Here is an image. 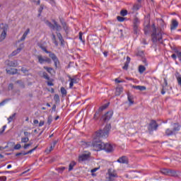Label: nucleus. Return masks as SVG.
<instances>
[{
  "instance_id": "c756f323",
  "label": "nucleus",
  "mask_w": 181,
  "mask_h": 181,
  "mask_svg": "<svg viewBox=\"0 0 181 181\" xmlns=\"http://www.w3.org/2000/svg\"><path fill=\"white\" fill-rule=\"evenodd\" d=\"M74 166H76V162H71L69 165V171L71 172V170H73V168H74Z\"/></svg>"
},
{
  "instance_id": "864d4df0",
  "label": "nucleus",
  "mask_w": 181,
  "mask_h": 181,
  "mask_svg": "<svg viewBox=\"0 0 181 181\" xmlns=\"http://www.w3.org/2000/svg\"><path fill=\"white\" fill-rule=\"evenodd\" d=\"M26 37H27V35L23 34V36L21 37V38L18 40V42H23L25 40V39H26Z\"/></svg>"
},
{
  "instance_id": "58836bf2",
  "label": "nucleus",
  "mask_w": 181,
  "mask_h": 181,
  "mask_svg": "<svg viewBox=\"0 0 181 181\" xmlns=\"http://www.w3.org/2000/svg\"><path fill=\"white\" fill-rule=\"evenodd\" d=\"M42 77L45 78V80H50L49 75L46 72H42Z\"/></svg>"
},
{
  "instance_id": "c9c22d12",
  "label": "nucleus",
  "mask_w": 181,
  "mask_h": 181,
  "mask_svg": "<svg viewBox=\"0 0 181 181\" xmlns=\"http://www.w3.org/2000/svg\"><path fill=\"white\" fill-rule=\"evenodd\" d=\"M54 148V146H51L49 148H47L45 150L46 153H50Z\"/></svg>"
},
{
  "instance_id": "a878e982",
  "label": "nucleus",
  "mask_w": 181,
  "mask_h": 181,
  "mask_svg": "<svg viewBox=\"0 0 181 181\" xmlns=\"http://www.w3.org/2000/svg\"><path fill=\"white\" fill-rule=\"evenodd\" d=\"M165 135L167 136H170V135H175V133H174L173 130H170V129H167L165 130Z\"/></svg>"
},
{
  "instance_id": "a19ab883",
  "label": "nucleus",
  "mask_w": 181,
  "mask_h": 181,
  "mask_svg": "<svg viewBox=\"0 0 181 181\" xmlns=\"http://www.w3.org/2000/svg\"><path fill=\"white\" fill-rule=\"evenodd\" d=\"M61 93L62 95H67V90H66V88H64V87L61 88Z\"/></svg>"
},
{
  "instance_id": "49530a36",
  "label": "nucleus",
  "mask_w": 181,
  "mask_h": 181,
  "mask_svg": "<svg viewBox=\"0 0 181 181\" xmlns=\"http://www.w3.org/2000/svg\"><path fill=\"white\" fill-rule=\"evenodd\" d=\"M21 148H22V146L21 145V144H17L14 146V149H16V150H19V149H21Z\"/></svg>"
},
{
  "instance_id": "de8ad7c7",
  "label": "nucleus",
  "mask_w": 181,
  "mask_h": 181,
  "mask_svg": "<svg viewBox=\"0 0 181 181\" xmlns=\"http://www.w3.org/2000/svg\"><path fill=\"white\" fill-rule=\"evenodd\" d=\"M129 66V62H125L123 66L124 70H128V66Z\"/></svg>"
},
{
  "instance_id": "6e6d98bb",
  "label": "nucleus",
  "mask_w": 181,
  "mask_h": 181,
  "mask_svg": "<svg viewBox=\"0 0 181 181\" xmlns=\"http://www.w3.org/2000/svg\"><path fill=\"white\" fill-rule=\"evenodd\" d=\"M79 40H81V42H83L84 43V40H83V33L81 32L79 33Z\"/></svg>"
},
{
  "instance_id": "b1692460",
  "label": "nucleus",
  "mask_w": 181,
  "mask_h": 181,
  "mask_svg": "<svg viewBox=\"0 0 181 181\" xmlns=\"http://www.w3.org/2000/svg\"><path fill=\"white\" fill-rule=\"evenodd\" d=\"M122 91H124V88L122 87H117L116 88L115 95H121V93H122Z\"/></svg>"
},
{
  "instance_id": "dca6fc26",
  "label": "nucleus",
  "mask_w": 181,
  "mask_h": 181,
  "mask_svg": "<svg viewBox=\"0 0 181 181\" xmlns=\"http://www.w3.org/2000/svg\"><path fill=\"white\" fill-rule=\"evenodd\" d=\"M132 88H134L135 90H139V91H145L146 90V87L142 86H132Z\"/></svg>"
},
{
  "instance_id": "37998d69",
  "label": "nucleus",
  "mask_w": 181,
  "mask_h": 181,
  "mask_svg": "<svg viewBox=\"0 0 181 181\" xmlns=\"http://www.w3.org/2000/svg\"><path fill=\"white\" fill-rule=\"evenodd\" d=\"M54 100L57 103V101H60V97L59 96V95H57V94L54 95Z\"/></svg>"
},
{
  "instance_id": "c85d7f7f",
  "label": "nucleus",
  "mask_w": 181,
  "mask_h": 181,
  "mask_svg": "<svg viewBox=\"0 0 181 181\" xmlns=\"http://www.w3.org/2000/svg\"><path fill=\"white\" fill-rule=\"evenodd\" d=\"M139 8H141V4H136L133 6V11L135 12L136 11H138L139 9Z\"/></svg>"
},
{
  "instance_id": "0e129e2a",
  "label": "nucleus",
  "mask_w": 181,
  "mask_h": 181,
  "mask_svg": "<svg viewBox=\"0 0 181 181\" xmlns=\"http://www.w3.org/2000/svg\"><path fill=\"white\" fill-rule=\"evenodd\" d=\"M45 125V121H40L39 123V127H43Z\"/></svg>"
},
{
  "instance_id": "4be33fe9",
  "label": "nucleus",
  "mask_w": 181,
  "mask_h": 181,
  "mask_svg": "<svg viewBox=\"0 0 181 181\" xmlns=\"http://www.w3.org/2000/svg\"><path fill=\"white\" fill-rule=\"evenodd\" d=\"M141 23V21H139V18H134V21H133V26H139Z\"/></svg>"
},
{
  "instance_id": "09e8293b",
  "label": "nucleus",
  "mask_w": 181,
  "mask_h": 181,
  "mask_svg": "<svg viewBox=\"0 0 181 181\" xmlns=\"http://www.w3.org/2000/svg\"><path fill=\"white\" fill-rule=\"evenodd\" d=\"M62 25L65 32H67V24L66 23H62Z\"/></svg>"
},
{
  "instance_id": "5701e85b",
  "label": "nucleus",
  "mask_w": 181,
  "mask_h": 181,
  "mask_svg": "<svg viewBox=\"0 0 181 181\" xmlns=\"http://www.w3.org/2000/svg\"><path fill=\"white\" fill-rule=\"evenodd\" d=\"M57 36L59 42H61V45H64V40H63V36L62 35V34L60 33H57Z\"/></svg>"
},
{
  "instance_id": "412c9836",
  "label": "nucleus",
  "mask_w": 181,
  "mask_h": 181,
  "mask_svg": "<svg viewBox=\"0 0 181 181\" xmlns=\"http://www.w3.org/2000/svg\"><path fill=\"white\" fill-rule=\"evenodd\" d=\"M16 83V84H18V86L21 88H25V82L23 81L18 80Z\"/></svg>"
},
{
  "instance_id": "1a4fd4ad",
  "label": "nucleus",
  "mask_w": 181,
  "mask_h": 181,
  "mask_svg": "<svg viewBox=\"0 0 181 181\" xmlns=\"http://www.w3.org/2000/svg\"><path fill=\"white\" fill-rule=\"evenodd\" d=\"M116 162H118V163L128 165L129 160L128 159V157L123 156L119 157Z\"/></svg>"
},
{
  "instance_id": "e433bc0d",
  "label": "nucleus",
  "mask_w": 181,
  "mask_h": 181,
  "mask_svg": "<svg viewBox=\"0 0 181 181\" xmlns=\"http://www.w3.org/2000/svg\"><path fill=\"white\" fill-rule=\"evenodd\" d=\"M36 149H37V146H35L34 148L28 151L26 153H24L23 155H29V153H32L33 152H35V151H36Z\"/></svg>"
},
{
  "instance_id": "9b49d317",
  "label": "nucleus",
  "mask_w": 181,
  "mask_h": 181,
  "mask_svg": "<svg viewBox=\"0 0 181 181\" xmlns=\"http://www.w3.org/2000/svg\"><path fill=\"white\" fill-rule=\"evenodd\" d=\"M113 114H114V112H112V110L107 112L105 115L103 116V121L105 122L110 121V119L112 118Z\"/></svg>"
},
{
  "instance_id": "13d9d810",
  "label": "nucleus",
  "mask_w": 181,
  "mask_h": 181,
  "mask_svg": "<svg viewBox=\"0 0 181 181\" xmlns=\"http://www.w3.org/2000/svg\"><path fill=\"white\" fill-rule=\"evenodd\" d=\"M24 136L26 138H29V136H30V132H24Z\"/></svg>"
},
{
  "instance_id": "72a5a7b5",
  "label": "nucleus",
  "mask_w": 181,
  "mask_h": 181,
  "mask_svg": "<svg viewBox=\"0 0 181 181\" xmlns=\"http://www.w3.org/2000/svg\"><path fill=\"white\" fill-rule=\"evenodd\" d=\"M27 142H29V137L21 138V144H27Z\"/></svg>"
},
{
  "instance_id": "052dcab7",
  "label": "nucleus",
  "mask_w": 181,
  "mask_h": 181,
  "mask_svg": "<svg viewBox=\"0 0 181 181\" xmlns=\"http://www.w3.org/2000/svg\"><path fill=\"white\" fill-rule=\"evenodd\" d=\"M21 71L24 74H26V73H28V69H25V68H22L21 69Z\"/></svg>"
},
{
  "instance_id": "39448f33",
  "label": "nucleus",
  "mask_w": 181,
  "mask_h": 181,
  "mask_svg": "<svg viewBox=\"0 0 181 181\" xmlns=\"http://www.w3.org/2000/svg\"><path fill=\"white\" fill-rule=\"evenodd\" d=\"M107 181H114L116 177H118V175L117 174V171L115 170H112L110 168L107 172Z\"/></svg>"
},
{
  "instance_id": "aec40b11",
  "label": "nucleus",
  "mask_w": 181,
  "mask_h": 181,
  "mask_svg": "<svg viewBox=\"0 0 181 181\" xmlns=\"http://www.w3.org/2000/svg\"><path fill=\"white\" fill-rule=\"evenodd\" d=\"M180 130V126L177 124H174V127L173 129V132H174V135L177 133Z\"/></svg>"
},
{
  "instance_id": "bf43d9fd",
  "label": "nucleus",
  "mask_w": 181,
  "mask_h": 181,
  "mask_svg": "<svg viewBox=\"0 0 181 181\" xmlns=\"http://www.w3.org/2000/svg\"><path fill=\"white\" fill-rule=\"evenodd\" d=\"M29 33H30V29L28 28L26 31L23 33V35H25V36H28Z\"/></svg>"
},
{
  "instance_id": "603ef678",
  "label": "nucleus",
  "mask_w": 181,
  "mask_h": 181,
  "mask_svg": "<svg viewBox=\"0 0 181 181\" xmlns=\"http://www.w3.org/2000/svg\"><path fill=\"white\" fill-rule=\"evenodd\" d=\"M31 145H32V143L25 144H24L23 148L24 149H28V148H29V146H31Z\"/></svg>"
},
{
  "instance_id": "e2e57ef3",
  "label": "nucleus",
  "mask_w": 181,
  "mask_h": 181,
  "mask_svg": "<svg viewBox=\"0 0 181 181\" xmlns=\"http://www.w3.org/2000/svg\"><path fill=\"white\" fill-rule=\"evenodd\" d=\"M172 59H173L174 60H176V59H177V57L176 56V54H173L171 55Z\"/></svg>"
},
{
  "instance_id": "c03bdc74",
  "label": "nucleus",
  "mask_w": 181,
  "mask_h": 181,
  "mask_svg": "<svg viewBox=\"0 0 181 181\" xmlns=\"http://www.w3.org/2000/svg\"><path fill=\"white\" fill-rule=\"evenodd\" d=\"M44 69H45V70H47V71L49 72V73H52V71H53L52 68H49V67H47V66H44Z\"/></svg>"
},
{
  "instance_id": "4468645a",
  "label": "nucleus",
  "mask_w": 181,
  "mask_h": 181,
  "mask_svg": "<svg viewBox=\"0 0 181 181\" xmlns=\"http://www.w3.org/2000/svg\"><path fill=\"white\" fill-rule=\"evenodd\" d=\"M177 26H179V22H177V21L175 19L172 20L171 25H170V30H175V29L177 28Z\"/></svg>"
},
{
  "instance_id": "2f4dec72",
  "label": "nucleus",
  "mask_w": 181,
  "mask_h": 181,
  "mask_svg": "<svg viewBox=\"0 0 181 181\" xmlns=\"http://www.w3.org/2000/svg\"><path fill=\"white\" fill-rule=\"evenodd\" d=\"M8 101H11L10 98H7L4 100L3 101H1L0 103V107H4V105H5V104H6V103H8Z\"/></svg>"
},
{
  "instance_id": "423d86ee",
  "label": "nucleus",
  "mask_w": 181,
  "mask_h": 181,
  "mask_svg": "<svg viewBox=\"0 0 181 181\" xmlns=\"http://www.w3.org/2000/svg\"><path fill=\"white\" fill-rule=\"evenodd\" d=\"M161 173H163V175H166L167 176H173V177L177 176V174H176L175 171L169 170L168 168L162 169Z\"/></svg>"
},
{
  "instance_id": "cd10ccee",
  "label": "nucleus",
  "mask_w": 181,
  "mask_h": 181,
  "mask_svg": "<svg viewBox=\"0 0 181 181\" xmlns=\"http://www.w3.org/2000/svg\"><path fill=\"white\" fill-rule=\"evenodd\" d=\"M52 40L55 46H59V42L56 40V35L54 34L52 35Z\"/></svg>"
},
{
  "instance_id": "5fc2aeb1",
  "label": "nucleus",
  "mask_w": 181,
  "mask_h": 181,
  "mask_svg": "<svg viewBox=\"0 0 181 181\" xmlns=\"http://www.w3.org/2000/svg\"><path fill=\"white\" fill-rule=\"evenodd\" d=\"M117 21L119 22H124V21H125V18H124V17L117 16Z\"/></svg>"
},
{
  "instance_id": "7ed1b4c3",
  "label": "nucleus",
  "mask_w": 181,
  "mask_h": 181,
  "mask_svg": "<svg viewBox=\"0 0 181 181\" xmlns=\"http://www.w3.org/2000/svg\"><path fill=\"white\" fill-rule=\"evenodd\" d=\"M151 36L153 43H156V42L162 43V32L158 31L156 28H154Z\"/></svg>"
},
{
  "instance_id": "bb28decb",
  "label": "nucleus",
  "mask_w": 181,
  "mask_h": 181,
  "mask_svg": "<svg viewBox=\"0 0 181 181\" xmlns=\"http://www.w3.org/2000/svg\"><path fill=\"white\" fill-rule=\"evenodd\" d=\"M54 29H56L57 31L62 30V26L56 22V21H54Z\"/></svg>"
},
{
  "instance_id": "6ab92c4d",
  "label": "nucleus",
  "mask_w": 181,
  "mask_h": 181,
  "mask_svg": "<svg viewBox=\"0 0 181 181\" xmlns=\"http://www.w3.org/2000/svg\"><path fill=\"white\" fill-rule=\"evenodd\" d=\"M8 66L10 67H16L18 66V61L13 60V61H9L8 63Z\"/></svg>"
},
{
  "instance_id": "a18cd8bd",
  "label": "nucleus",
  "mask_w": 181,
  "mask_h": 181,
  "mask_svg": "<svg viewBox=\"0 0 181 181\" xmlns=\"http://www.w3.org/2000/svg\"><path fill=\"white\" fill-rule=\"evenodd\" d=\"M98 169H100V168H93V169H92L91 170H90V172H91V173H92V175H93V176H94L95 174V171L96 170H98Z\"/></svg>"
},
{
  "instance_id": "69168bd1",
  "label": "nucleus",
  "mask_w": 181,
  "mask_h": 181,
  "mask_svg": "<svg viewBox=\"0 0 181 181\" xmlns=\"http://www.w3.org/2000/svg\"><path fill=\"white\" fill-rule=\"evenodd\" d=\"M9 90H13V83H10L8 86Z\"/></svg>"
},
{
  "instance_id": "9d476101",
  "label": "nucleus",
  "mask_w": 181,
  "mask_h": 181,
  "mask_svg": "<svg viewBox=\"0 0 181 181\" xmlns=\"http://www.w3.org/2000/svg\"><path fill=\"white\" fill-rule=\"evenodd\" d=\"M90 158V153H83L78 157L79 162H84V160H87Z\"/></svg>"
},
{
  "instance_id": "3c124183",
  "label": "nucleus",
  "mask_w": 181,
  "mask_h": 181,
  "mask_svg": "<svg viewBox=\"0 0 181 181\" xmlns=\"http://www.w3.org/2000/svg\"><path fill=\"white\" fill-rule=\"evenodd\" d=\"M42 11H43V5H41L38 10V12H39L38 16H40V14L42 13Z\"/></svg>"
},
{
  "instance_id": "ddd939ff",
  "label": "nucleus",
  "mask_w": 181,
  "mask_h": 181,
  "mask_svg": "<svg viewBox=\"0 0 181 181\" xmlns=\"http://www.w3.org/2000/svg\"><path fill=\"white\" fill-rule=\"evenodd\" d=\"M149 131H156L158 129V124L156 121L152 120L149 124L148 127Z\"/></svg>"
},
{
  "instance_id": "680f3d73",
  "label": "nucleus",
  "mask_w": 181,
  "mask_h": 181,
  "mask_svg": "<svg viewBox=\"0 0 181 181\" xmlns=\"http://www.w3.org/2000/svg\"><path fill=\"white\" fill-rule=\"evenodd\" d=\"M23 153H26V152L18 153L16 154V156H21V155H23V156H25V155H23Z\"/></svg>"
},
{
  "instance_id": "6e6552de",
  "label": "nucleus",
  "mask_w": 181,
  "mask_h": 181,
  "mask_svg": "<svg viewBox=\"0 0 181 181\" xmlns=\"http://www.w3.org/2000/svg\"><path fill=\"white\" fill-rule=\"evenodd\" d=\"M103 151H105V152H107L108 153H110V152H112L114 151V147L112 146V145L106 143L103 144Z\"/></svg>"
},
{
  "instance_id": "2eb2a0df",
  "label": "nucleus",
  "mask_w": 181,
  "mask_h": 181,
  "mask_svg": "<svg viewBox=\"0 0 181 181\" xmlns=\"http://www.w3.org/2000/svg\"><path fill=\"white\" fill-rule=\"evenodd\" d=\"M127 100L129 101V107H131V105H134V95L129 92L127 93Z\"/></svg>"
},
{
  "instance_id": "473e14b6",
  "label": "nucleus",
  "mask_w": 181,
  "mask_h": 181,
  "mask_svg": "<svg viewBox=\"0 0 181 181\" xmlns=\"http://www.w3.org/2000/svg\"><path fill=\"white\" fill-rule=\"evenodd\" d=\"M145 70H146V68H145L144 66H143V65L139 66V73H140L141 74H142V73H144V71H145Z\"/></svg>"
},
{
  "instance_id": "a211bd4d",
  "label": "nucleus",
  "mask_w": 181,
  "mask_h": 181,
  "mask_svg": "<svg viewBox=\"0 0 181 181\" xmlns=\"http://www.w3.org/2000/svg\"><path fill=\"white\" fill-rule=\"evenodd\" d=\"M6 73L8 74H18V69H6Z\"/></svg>"
},
{
  "instance_id": "f03ea898",
  "label": "nucleus",
  "mask_w": 181,
  "mask_h": 181,
  "mask_svg": "<svg viewBox=\"0 0 181 181\" xmlns=\"http://www.w3.org/2000/svg\"><path fill=\"white\" fill-rule=\"evenodd\" d=\"M40 47H41L42 50H43V52H45L47 54H49V57H50V59H52V60H53V62L54 63V66L56 67V69H57L59 64H60V62L59 61V59L57 58L56 54L54 53H52V52L47 51L46 47H45L43 46H41Z\"/></svg>"
},
{
  "instance_id": "ea45409f",
  "label": "nucleus",
  "mask_w": 181,
  "mask_h": 181,
  "mask_svg": "<svg viewBox=\"0 0 181 181\" xmlns=\"http://www.w3.org/2000/svg\"><path fill=\"white\" fill-rule=\"evenodd\" d=\"M120 15L122 16H127V15H128V11L127 10H122L120 11Z\"/></svg>"
},
{
  "instance_id": "7c9ffc66",
  "label": "nucleus",
  "mask_w": 181,
  "mask_h": 181,
  "mask_svg": "<svg viewBox=\"0 0 181 181\" xmlns=\"http://www.w3.org/2000/svg\"><path fill=\"white\" fill-rule=\"evenodd\" d=\"M133 29L136 35L139 33V25H133Z\"/></svg>"
},
{
  "instance_id": "774afa93",
  "label": "nucleus",
  "mask_w": 181,
  "mask_h": 181,
  "mask_svg": "<svg viewBox=\"0 0 181 181\" xmlns=\"http://www.w3.org/2000/svg\"><path fill=\"white\" fill-rule=\"evenodd\" d=\"M0 179H1L2 181H5V180H6V177L3 176V177H0Z\"/></svg>"
},
{
  "instance_id": "f3484780",
  "label": "nucleus",
  "mask_w": 181,
  "mask_h": 181,
  "mask_svg": "<svg viewBox=\"0 0 181 181\" xmlns=\"http://www.w3.org/2000/svg\"><path fill=\"white\" fill-rule=\"evenodd\" d=\"M6 32H7L6 28H4L3 32L1 33L0 36V42L5 40V38L6 37Z\"/></svg>"
},
{
  "instance_id": "0eeeda50",
  "label": "nucleus",
  "mask_w": 181,
  "mask_h": 181,
  "mask_svg": "<svg viewBox=\"0 0 181 181\" xmlns=\"http://www.w3.org/2000/svg\"><path fill=\"white\" fill-rule=\"evenodd\" d=\"M68 77L69 78V81H70L69 88H73V86H74V84H77V83L80 81V79L76 76H73L71 78V76H69Z\"/></svg>"
},
{
  "instance_id": "338daca9",
  "label": "nucleus",
  "mask_w": 181,
  "mask_h": 181,
  "mask_svg": "<svg viewBox=\"0 0 181 181\" xmlns=\"http://www.w3.org/2000/svg\"><path fill=\"white\" fill-rule=\"evenodd\" d=\"M115 83H124V81H119L118 78L115 80Z\"/></svg>"
},
{
  "instance_id": "4c0bfd02",
  "label": "nucleus",
  "mask_w": 181,
  "mask_h": 181,
  "mask_svg": "<svg viewBox=\"0 0 181 181\" xmlns=\"http://www.w3.org/2000/svg\"><path fill=\"white\" fill-rule=\"evenodd\" d=\"M45 23H46V25H47V26H49V28L54 30V25L52 24V23H50L49 21H46Z\"/></svg>"
},
{
  "instance_id": "79ce46f5",
  "label": "nucleus",
  "mask_w": 181,
  "mask_h": 181,
  "mask_svg": "<svg viewBox=\"0 0 181 181\" xmlns=\"http://www.w3.org/2000/svg\"><path fill=\"white\" fill-rule=\"evenodd\" d=\"M100 118V112H96L93 116V119L97 120Z\"/></svg>"
},
{
  "instance_id": "f704fd0d",
  "label": "nucleus",
  "mask_w": 181,
  "mask_h": 181,
  "mask_svg": "<svg viewBox=\"0 0 181 181\" xmlns=\"http://www.w3.org/2000/svg\"><path fill=\"white\" fill-rule=\"evenodd\" d=\"M56 170H57V172H59V173H63V172L66 170V167L57 168H56Z\"/></svg>"
},
{
  "instance_id": "393cba45",
  "label": "nucleus",
  "mask_w": 181,
  "mask_h": 181,
  "mask_svg": "<svg viewBox=\"0 0 181 181\" xmlns=\"http://www.w3.org/2000/svg\"><path fill=\"white\" fill-rule=\"evenodd\" d=\"M15 119H16V113L13 114L8 118V124L12 122V121H15Z\"/></svg>"
},
{
  "instance_id": "20e7f679",
  "label": "nucleus",
  "mask_w": 181,
  "mask_h": 181,
  "mask_svg": "<svg viewBox=\"0 0 181 181\" xmlns=\"http://www.w3.org/2000/svg\"><path fill=\"white\" fill-rule=\"evenodd\" d=\"M36 58L38 60V63L40 64H45V63H48V64H50L52 63V59L47 57H43L42 54H39L36 56Z\"/></svg>"
},
{
  "instance_id": "f257e3e1",
  "label": "nucleus",
  "mask_w": 181,
  "mask_h": 181,
  "mask_svg": "<svg viewBox=\"0 0 181 181\" xmlns=\"http://www.w3.org/2000/svg\"><path fill=\"white\" fill-rule=\"evenodd\" d=\"M110 129H111V124H107L104 129L96 132L95 136L93 138L92 146H93V151H103L104 149V143L101 142V138L105 139L108 138V134H110Z\"/></svg>"
},
{
  "instance_id": "f8f14e48",
  "label": "nucleus",
  "mask_w": 181,
  "mask_h": 181,
  "mask_svg": "<svg viewBox=\"0 0 181 181\" xmlns=\"http://www.w3.org/2000/svg\"><path fill=\"white\" fill-rule=\"evenodd\" d=\"M23 47H25V45L23 43L20 44L18 48L11 53V56H16V54H19V53L22 52Z\"/></svg>"
},
{
  "instance_id": "4d7b16f0",
  "label": "nucleus",
  "mask_w": 181,
  "mask_h": 181,
  "mask_svg": "<svg viewBox=\"0 0 181 181\" xmlns=\"http://www.w3.org/2000/svg\"><path fill=\"white\" fill-rule=\"evenodd\" d=\"M52 121H53V119H52V116H49L47 119V123L49 124V125L52 124Z\"/></svg>"
},
{
  "instance_id": "8fccbe9b",
  "label": "nucleus",
  "mask_w": 181,
  "mask_h": 181,
  "mask_svg": "<svg viewBox=\"0 0 181 181\" xmlns=\"http://www.w3.org/2000/svg\"><path fill=\"white\" fill-rule=\"evenodd\" d=\"M107 107H108V105H105L100 107L99 108V111H104V110H105V108H107Z\"/></svg>"
}]
</instances>
